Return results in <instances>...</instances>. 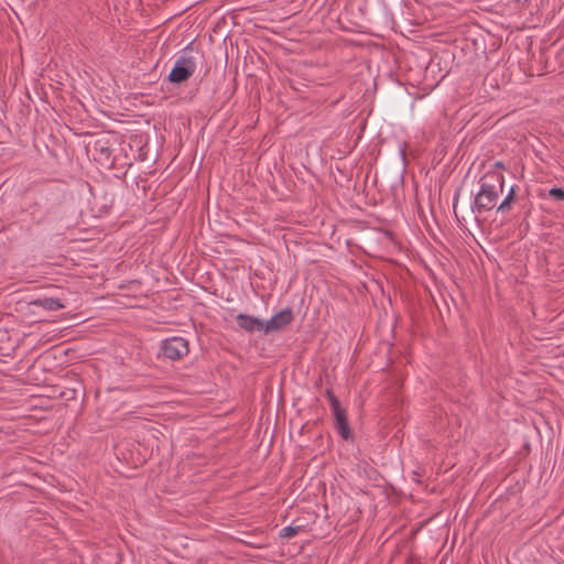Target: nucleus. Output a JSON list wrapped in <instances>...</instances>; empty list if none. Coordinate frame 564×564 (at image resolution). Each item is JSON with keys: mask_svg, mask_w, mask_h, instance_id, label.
I'll return each mask as SVG.
<instances>
[{"mask_svg": "<svg viewBox=\"0 0 564 564\" xmlns=\"http://www.w3.org/2000/svg\"><path fill=\"white\" fill-rule=\"evenodd\" d=\"M505 178L501 172L489 170L480 180V189L475 198L478 209L489 210L496 206L499 194L503 189Z\"/></svg>", "mask_w": 564, "mask_h": 564, "instance_id": "nucleus-1", "label": "nucleus"}, {"mask_svg": "<svg viewBox=\"0 0 564 564\" xmlns=\"http://www.w3.org/2000/svg\"><path fill=\"white\" fill-rule=\"evenodd\" d=\"M196 69V63L193 57H182L177 59L169 75L172 83H183L188 79Z\"/></svg>", "mask_w": 564, "mask_h": 564, "instance_id": "nucleus-2", "label": "nucleus"}, {"mask_svg": "<svg viewBox=\"0 0 564 564\" xmlns=\"http://www.w3.org/2000/svg\"><path fill=\"white\" fill-rule=\"evenodd\" d=\"M161 349L166 358L176 360L188 354V343L182 337H173L166 339Z\"/></svg>", "mask_w": 564, "mask_h": 564, "instance_id": "nucleus-3", "label": "nucleus"}, {"mask_svg": "<svg viewBox=\"0 0 564 564\" xmlns=\"http://www.w3.org/2000/svg\"><path fill=\"white\" fill-rule=\"evenodd\" d=\"M292 321V312L290 310H283L275 314L271 319L264 322V334L279 330Z\"/></svg>", "mask_w": 564, "mask_h": 564, "instance_id": "nucleus-4", "label": "nucleus"}, {"mask_svg": "<svg viewBox=\"0 0 564 564\" xmlns=\"http://www.w3.org/2000/svg\"><path fill=\"white\" fill-rule=\"evenodd\" d=\"M333 414L336 420V426L338 432L344 438L349 437V427L346 417L345 410L340 408L339 402L335 398H330Z\"/></svg>", "mask_w": 564, "mask_h": 564, "instance_id": "nucleus-5", "label": "nucleus"}, {"mask_svg": "<svg viewBox=\"0 0 564 564\" xmlns=\"http://www.w3.org/2000/svg\"><path fill=\"white\" fill-rule=\"evenodd\" d=\"M237 323L239 327L246 332L252 333L257 330L264 333V321L259 319L257 317L246 314H239L237 316Z\"/></svg>", "mask_w": 564, "mask_h": 564, "instance_id": "nucleus-6", "label": "nucleus"}, {"mask_svg": "<svg viewBox=\"0 0 564 564\" xmlns=\"http://www.w3.org/2000/svg\"><path fill=\"white\" fill-rule=\"evenodd\" d=\"M31 305L41 306L46 311H57L64 308L66 305L58 299L44 297L30 303Z\"/></svg>", "mask_w": 564, "mask_h": 564, "instance_id": "nucleus-7", "label": "nucleus"}, {"mask_svg": "<svg viewBox=\"0 0 564 564\" xmlns=\"http://www.w3.org/2000/svg\"><path fill=\"white\" fill-rule=\"evenodd\" d=\"M513 197H514V188L511 187L510 192L508 193V195L506 196L503 202L498 206V210L499 212L507 210L509 208L511 202L513 200Z\"/></svg>", "mask_w": 564, "mask_h": 564, "instance_id": "nucleus-8", "label": "nucleus"}, {"mask_svg": "<svg viewBox=\"0 0 564 564\" xmlns=\"http://www.w3.org/2000/svg\"><path fill=\"white\" fill-rule=\"evenodd\" d=\"M299 532V529L297 528H294V527H285L281 530V536L283 538H292L294 535H296Z\"/></svg>", "mask_w": 564, "mask_h": 564, "instance_id": "nucleus-9", "label": "nucleus"}, {"mask_svg": "<svg viewBox=\"0 0 564 564\" xmlns=\"http://www.w3.org/2000/svg\"><path fill=\"white\" fill-rule=\"evenodd\" d=\"M550 196H552L558 200H564V189L552 188V189H550Z\"/></svg>", "mask_w": 564, "mask_h": 564, "instance_id": "nucleus-10", "label": "nucleus"}, {"mask_svg": "<svg viewBox=\"0 0 564 564\" xmlns=\"http://www.w3.org/2000/svg\"><path fill=\"white\" fill-rule=\"evenodd\" d=\"M503 169V164L501 162H496L495 163V169L496 171L500 172V170Z\"/></svg>", "mask_w": 564, "mask_h": 564, "instance_id": "nucleus-11", "label": "nucleus"}]
</instances>
